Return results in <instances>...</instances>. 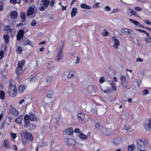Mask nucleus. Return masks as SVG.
Masks as SVG:
<instances>
[{"instance_id":"obj_32","label":"nucleus","mask_w":151,"mask_h":151,"mask_svg":"<svg viewBox=\"0 0 151 151\" xmlns=\"http://www.w3.org/2000/svg\"><path fill=\"white\" fill-rule=\"evenodd\" d=\"M30 119L31 121H35L37 120V118L34 114H32L29 116Z\"/></svg>"},{"instance_id":"obj_64","label":"nucleus","mask_w":151,"mask_h":151,"mask_svg":"<svg viewBox=\"0 0 151 151\" xmlns=\"http://www.w3.org/2000/svg\"><path fill=\"white\" fill-rule=\"evenodd\" d=\"M75 132L76 133H79L80 132V130L79 128H76L75 129Z\"/></svg>"},{"instance_id":"obj_33","label":"nucleus","mask_w":151,"mask_h":151,"mask_svg":"<svg viewBox=\"0 0 151 151\" xmlns=\"http://www.w3.org/2000/svg\"><path fill=\"white\" fill-rule=\"evenodd\" d=\"M79 137L83 139H86L88 138L87 135L84 134L82 133H80L79 135Z\"/></svg>"},{"instance_id":"obj_23","label":"nucleus","mask_w":151,"mask_h":151,"mask_svg":"<svg viewBox=\"0 0 151 151\" xmlns=\"http://www.w3.org/2000/svg\"><path fill=\"white\" fill-rule=\"evenodd\" d=\"M24 45H29L32 47H33L34 43L33 42H31L29 40L27 39L26 40L25 42L24 43Z\"/></svg>"},{"instance_id":"obj_31","label":"nucleus","mask_w":151,"mask_h":151,"mask_svg":"<svg viewBox=\"0 0 151 151\" xmlns=\"http://www.w3.org/2000/svg\"><path fill=\"white\" fill-rule=\"evenodd\" d=\"M53 79V78L51 76H47L46 78V82L48 83H50Z\"/></svg>"},{"instance_id":"obj_13","label":"nucleus","mask_w":151,"mask_h":151,"mask_svg":"<svg viewBox=\"0 0 151 151\" xmlns=\"http://www.w3.org/2000/svg\"><path fill=\"white\" fill-rule=\"evenodd\" d=\"M29 119H30L29 116L28 115L25 116L24 117V127H27L29 124Z\"/></svg>"},{"instance_id":"obj_22","label":"nucleus","mask_w":151,"mask_h":151,"mask_svg":"<svg viewBox=\"0 0 151 151\" xmlns=\"http://www.w3.org/2000/svg\"><path fill=\"white\" fill-rule=\"evenodd\" d=\"M26 88L25 86L23 85H22L20 86L18 88V92L20 93H22L25 90Z\"/></svg>"},{"instance_id":"obj_27","label":"nucleus","mask_w":151,"mask_h":151,"mask_svg":"<svg viewBox=\"0 0 151 151\" xmlns=\"http://www.w3.org/2000/svg\"><path fill=\"white\" fill-rule=\"evenodd\" d=\"M75 73V71L74 70H71L70 71L67 77L68 78H72L73 76Z\"/></svg>"},{"instance_id":"obj_40","label":"nucleus","mask_w":151,"mask_h":151,"mask_svg":"<svg viewBox=\"0 0 151 151\" xmlns=\"http://www.w3.org/2000/svg\"><path fill=\"white\" fill-rule=\"evenodd\" d=\"M49 0H44L43 1V4L45 7H47L49 4Z\"/></svg>"},{"instance_id":"obj_46","label":"nucleus","mask_w":151,"mask_h":151,"mask_svg":"<svg viewBox=\"0 0 151 151\" xmlns=\"http://www.w3.org/2000/svg\"><path fill=\"white\" fill-rule=\"evenodd\" d=\"M22 50V49L21 47H18L16 49V51L18 53H21Z\"/></svg>"},{"instance_id":"obj_39","label":"nucleus","mask_w":151,"mask_h":151,"mask_svg":"<svg viewBox=\"0 0 151 151\" xmlns=\"http://www.w3.org/2000/svg\"><path fill=\"white\" fill-rule=\"evenodd\" d=\"M25 61L24 60H22L19 62L18 67H21L22 68L24 65Z\"/></svg>"},{"instance_id":"obj_50","label":"nucleus","mask_w":151,"mask_h":151,"mask_svg":"<svg viewBox=\"0 0 151 151\" xmlns=\"http://www.w3.org/2000/svg\"><path fill=\"white\" fill-rule=\"evenodd\" d=\"M104 32L102 33V35L104 36H108L109 35V32H108L106 29H104Z\"/></svg>"},{"instance_id":"obj_17","label":"nucleus","mask_w":151,"mask_h":151,"mask_svg":"<svg viewBox=\"0 0 151 151\" xmlns=\"http://www.w3.org/2000/svg\"><path fill=\"white\" fill-rule=\"evenodd\" d=\"M144 127L146 130H149L151 129V119L148 120V124H144Z\"/></svg>"},{"instance_id":"obj_44","label":"nucleus","mask_w":151,"mask_h":151,"mask_svg":"<svg viewBox=\"0 0 151 151\" xmlns=\"http://www.w3.org/2000/svg\"><path fill=\"white\" fill-rule=\"evenodd\" d=\"M149 92L147 90L145 89L142 91V94L143 96H145L149 94Z\"/></svg>"},{"instance_id":"obj_34","label":"nucleus","mask_w":151,"mask_h":151,"mask_svg":"<svg viewBox=\"0 0 151 151\" xmlns=\"http://www.w3.org/2000/svg\"><path fill=\"white\" fill-rule=\"evenodd\" d=\"M129 20L130 22L132 23L136 26H138L139 25L138 22L136 20L130 19H129Z\"/></svg>"},{"instance_id":"obj_26","label":"nucleus","mask_w":151,"mask_h":151,"mask_svg":"<svg viewBox=\"0 0 151 151\" xmlns=\"http://www.w3.org/2000/svg\"><path fill=\"white\" fill-rule=\"evenodd\" d=\"M38 78L37 77L35 76L30 78L29 81L31 83H33L38 81Z\"/></svg>"},{"instance_id":"obj_7","label":"nucleus","mask_w":151,"mask_h":151,"mask_svg":"<svg viewBox=\"0 0 151 151\" xmlns=\"http://www.w3.org/2000/svg\"><path fill=\"white\" fill-rule=\"evenodd\" d=\"M122 142V139L121 137H116L114 139L113 141V144L117 145L120 144Z\"/></svg>"},{"instance_id":"obj_25","label":"nucleus","mask_w":151,"mask_h":151,"mask_svg":"<svg viewBox=\"0 0 151 151\" xmlns=\"http://www.w3.org/2000/svg\"><path fill=\"white\" fill-rule=\"evenodd\" d=\"M54 95V92L52 91H49L47 94V96L49 98H52Z\"/></svg>"},{"instance_id":"obj_59","label":"nucleus","mask_w":151,"mask_h":151,"mask_svg":"<svg viewBox=\"0 0 151 151\" xmlns=\"http://www.w3.org/2000/svg\"><path fill=\"white\" fill-rule=\"evenodd\" d=\"M105 78L104 77H101L99 79V82L101 83H102L104 81Z\"/></svg>"},{"instance_id":"obj_63","label":"nucleus","mask_w":151,"mask_h":151,"mask_svg":"<svg viewBox=\"0 0 151 151\" xmlns=\"http://www.w3.org/2000/svg\"><path fill=\"white\" fill-rule=\"evenodd\" d=\"M45 8L43 6H41L39 8V9L41 11H44L45 10Z\"/></svg>"},{"instance_id":"obj_20","label":"nucleus","mask_w":151,"mask_h":151,"mask_svg":"<svg viewBox=\"0 0 151 151\" xmlns=\"http://www.w3.org/2000/svg\"><path fill=\"white\" fill-rule=\"evenodd\" d=\"M78 116L80 120L83 121L85 119V114L83 113H79Z\"/></svg>"},{"instance_id":"obj_36","label":"nucleus","mask_w":151,"mask_h":151,"mask_svg":"<svg viewBox=\"0 0 151 151\" xmlns=\"http://www.w3.org/2000/svg\"><path fill=\"white\" fill-rule=\"evenodd\" d=\"M109 83L111 85V88L113 90V91H116V87L113 81H111L109 82Z\"/></svg>"},{"instance_id":"obj_11","label":"nucleus","mask_w":151,"mask_h":151,"mask_svg":"<svg viewBox=\"0 0 151 151\" xmlns=\"http://www.w3.org/2000/svg\"><path fill=\"white\" fill-rule=\"evenodd\" d=\"M10 113L11 115L14 116H17L19 115V112L17 111L15 109L12 108L11 109Z\"/></svg>"},{"instance_id":"obj_18","label":"nucleus","mask_w":151,"mask_h":151,"mask_svg":"<svg viewBox=\"0 0 151 151\" xmlns=\"http://www.w3.org/2000/svg\"><path fill=\"white\" fill-rule=\"evenodd\" d=\"M9 141L6 139L4 141V147L6 148L9 149L10 147Z\"/></svg>"},{"instance_id":"obj_9","label":"nucleus","mask_w":151,"mask_h":151,"mask_svg":"<svg viewBox=\"0 0 151 151\" xmlns=\"http://www.w3.org/2000/svg\"><path fill=\"white\" fill-rule=\"evenodd\" d=\"M66 141L67 144L69 145H74L76 144V140L72 138H68Z\"/></svg>"},{"instance_id":"obj_19","label":"nucleus","mask_w":151,"mask_h":151,"mask_svg":"<svg viewBox=\"0 0 151 151\" xmlns=\"http://www.w3.org/2000/svg\"><path fill=\"white\" fill-rule=\"evenodd\" d=\"M77 13V9L76 7L73 8L71 12V17H74Z\"/></svg>"},{"instance_id":"obj_48","label":"nucleus","mask_w":151,"mask_h":151,"mask_svg":"<svg viewBox=\"0 0 151 151\" xmlns=\"http://www.w3.org/2000/svg\"><path fill=\"white\" fill-rule=\"evenodd\" d=\"M4 55V52L3 50L0 51V60L3 58Z\"/></svg>"},{"instance_id":"obj_1","label":"nucleus","mask_w":151,"mask_h":151,"mask_svg":"<svg viewBox=\"0 0 151 151\" xmlns=\"http://www.w3.org/2000/svg\"><path fill=\"white\" fill-rule=\"evenodd\" d=\"M20 134L22 137V143L24 145L28 143L27 140L32 141L33 140V137L32 134L27 131H22Z\"/></svg>"},{"instance_id":"obj_4","label":"nucleus","mask_w":151,"mask_h":151,"mask_svg":"<svg viewBox=\"0 0 151 151\" xmlns=\"http://www.w3.org/2000/svg\"><path fill=\"white\" fill-rule=\"evenodd\" d=\"M97 91V87L95 86H90L88 88L87 91L88 94H91Z\"/></svg>"},{"instance_id":"obj_55","label":"nucleus","mask_w":151,"mask_h":151,"mask_svg":"<svg viewBox=\"0 0 151 151\" xmlns=\"http://www.w3.org/2000/svg\"><path fill=\"white\" fill-rule=\"evenodd\" d=\"M27 101V99L26 98L22 99L20 100L19 102V104H22L24 103V102L26 101Z\"/></svg>"},{"instance_id":"obj_6","label":"nucleus","mask_w":151,"mask_h":151,"mask_svg":"<svg viewBox=\"0 0 151 151\" xmlns=\"http://www.w3.org/2000/svg\"><path fill=\"white\" fill-rule=\"evenodd\" d=\"M121 32L123 34L126 35L134 34V32L132 30L126 28L122 29Z\"/></svg>"},{"instance_id":"obj_3","label":"nucleus","mask_w":151,"mask_h":151,"mask_svg":"<svg viewBox=\"0 0 151 151\" xmlns=\"http://www.w3.org/2000/svg\"><path fill=\"white\" fill-rule=\"evenodd\" d=\"M63 48V45H62L58 47L57 49V51L58 53L55 58L56 61H58L62 58V50Z\"/></svg>"},{"instance_id":"obj_29","label":"nucleus","mask_w":151,"mask_h":151,"mask_svg":"<svg viewBox=\"0 0 151 151\" xmlns=\"http://www.w3.org/2000/svg\"><path fill=\"white\" fill-rule=\"evenodd\" d=\"M5 92L2 91H0V99L2 100H4L5 99Z\"/></svg>"},{"instance_id":"obj_24","label":"nucleus","mask_w":151,"mask_h":151,"mask_svg":"<svg viewBox=\"0 0 151 151\" xmlns=\"http://www.w3.org/2000/svg\"><path fill=\"white\" fill-rule=\"evenodd\" d=\"M135 147L134 144L129 145L127 147L128 151H134L135 149Z\"/></svg>"},{"instance_id":"obj_12","label":"nucleus","mask_w":151,"mask_h":151,"mask_svg":"<svg viewBox=\"0 0 151 151\" xmlns=\"http://www.w3.org/2000/svg\"><path fill=\"white\" fill-rule=\"evenodd\" d=\"M24 35V30L23 29L20 30L17 35V40H19L22 38H23Z\"/></svg>"},{"instance_id":"obj_60","label":"nucleus","mask_w":151,"mask_h":151,"mask_svg":"<svg viewBox=\"0 0 151 151\" xmlns=\"http://www.w3.org/2000/svg\"><path fill=\"white\" fill-rule=\"evenodd\" d=\"M134 9L136 10L137 11H142V9L139 7H135Z\"/></svg>"},{"instance_id":"obj_8","label":"nucleus","mask_w":151,"mask_h":151,"mask_svg":"<svg viewBox=\"0 0 151 151\" xmlns=\"http://www.w3.org/2000/svg\"><path fill=\"white\" fill-rule=\"evenodd\" d=\"M74 132V130L73 128H68L66 129L63 132V134H67L68 135H71L73 134Z\"/></svg>"},{"instance_id":"obj_38","label":"nucleus","mask_w":151,"mask_h":151,"mask_svg":"<svg viewBox=\"0 0 151 151\" xmlns=\"http://www.w3.org/2000/svg\"><path fill=\"white\" fill-rule=\"evenodd\" d=\"M22 72V68L21 67H17L16 70V73L18 75L20 74Z\"/></svg>"},{"instance_id":"obj_61","label":"nucleus","mask_w":151,"mask_h":151,"mask_svg":"<svg viewBox=\"0 0 151 151\" xmlns=\"http://www.w3.org/2000/svg\"><path fill=\"white\" fill-rule=\"evenodd\" d=\"M144 22L146 24L148 25H151V22H149L148 20H145L144 21Z\"/></svg>"},{"instance_id":"obj_28","label":"nucleus","mask_w":151,"mask_h":151,"mask_svg":"<svg viewBox=\"0 0 151 151\" xmlns=\"http://www.w3.org/2000/svg\"><path fill=\"white\" fill-rule=\"evenodd\" d=\"M95 128L96 129H97L98 130H100L101 131L102 128H103L102 126H101L100 124L98 123H95Z\"/></svg>"},{"instance_id":"obj_52","label":"nucleus","mask_w":151,"mask_h":151,"mask_svg":"<svg viewBox=\"0 0 151 151\" xmlns=\"http://www.w3.org/2000/svg\"><path fill=\"white\" fill-rule=\"evenodd\" d=\"M36 24L37 22L36 21L34 20H33L31 23V25L32 27L34 26Z\"/></svg>"},{"instance_id":"obj_14","label":"nucleus","mask_w":151,"mask_h":151,"mask_svg":"<svg viewBox=\"0 0 151 151\" xmlns=\"http://www.w3.org/2000/svg\"><path fill=\"white\" fill-rule=\"evenodd\" d=\"M17 90L16 87H9V93H10L14 94L17 93Z\"/></svg>"},{"instance_id":"obj_57","label":"nucleus","mask_w":151,"mask_h":151,"mask_svg":"<svg viewBox=\"0 0 151 151\" xmlns=\"http://www.w3.org/2000/svg\"><path fill=\"white\" fill-rule=\"evenodd\" d=\"M105 10L107 12L110 11L111 10V9L110 7L108 6H106L105 7Z\"/></svg>"},{"instance_id":"obj_45","label":"nucleus","mask_w":151,"mask_h":151,"mask_svg":"<svg viewBox=\"0 0 151 151\" xmlns=\"http://www.w3.org/2000/svg\"><path fill=\"white\" fill-rule=\"evenodd\" d=\"M61 116V115L60 114H58L56 115L55 118L57 122H58L60 121Z\"/></svg>"},{"instance_id":"obj_5","label":"nucleus","mask_w":151,"mask_h":151,"mask_svg":"<svg viewBox=\"0 0 151 151\" xmlns=\"http://www.w3.org/2000/svg\"><path fill=\"white\" fill-rule=\"evenodd\" d=\"M112 41L114 42L113 47L116 49H117L120 43L119 40L115 37H112L111 38Z\"/></svg>"},{"instance_id":"obj_62","label":"nucleus","mask_w":151,"mask_h":151,"mask_svg":"<svg viewBox=\"0 0 151 151\" xmlns=\"http://www.w3.org/2000/svg\"><path fill=\"white\" fill-rule=\"evenodd\" d=\"M55 4L54 0H52L50 3V6H53Z\"/></svg>"},{"instance_id":"obj_21","label":"nucleus","mask_w":151,"mask_h":151,"mask_svg":"<svg viewBox=\"0 0 151 151\" xmlns=\"http://www.w3.org/2000/svg\"><path fill=\"white\" fill-rule=\"evenodd\" d=\"M80 6L81 8L84 9H90L92 8L91 6L88 5L86 4H81Z\"/></svg>"},{"instance_id":"obj_58","label":"nucleus","mask_w":151,"mask_h":151,"mask_svg":"<svg viewBox=\"0 0 151 151\" xmlns=\"http://www.w3.org/2000/svg\"><path fill=\"white\" fill-rule=\"evenodd\" d=\"M130 128V126L126 124V125L124 127V129H125L126 130H128Z\"/></svg>"},{"instance_id":"obj_30","label":"nucleus","mask_w":151,"mask_h":151,"mask_svg":"<svg viewBox=\"0 0 151 151\" xmlns=\"http://www.w3.org/2000/svg\"><path fill=\"white\" fill-rule=\"evenodd\" d=\"M22 117L21 116H19L16 119L15 121L18 124H20L22 123Z\"/></svg>"},{"instance_id":"obj_54","label":"nucleus","mask_w":151,"mask_h":151,"mask_svg":"<svg viewBox=\"0 0 151 151\" xmlns=\"http://www.w3.org/2000/svg\"><path fill=\"white\" fill-rule=\"evenodd\" d=\"M120 10H119V9L117 8V9H114L111 12V13L112 14L114 13H116L117 12H120Z\"/></svg>"},{"instance_id":"obj_37","label":"nucleus","mask_w":151,"mask_h":151,"mask_svg":"<svg viewBox=\"0 0 151 151\" xmlns=\"http://www.w3.org/2000/svg\"><path fill=\"white\" fill-rule=\"evenodd\" d=\"M17 13L15 11H13L11 13V17L14 19H16L17 17Z\"/></svg>"},{"instance_id":"obj_16","label":"nucleus","mask_w":151,"mask_h":151,"mask_svg":"<svg viewBox=\"0 0 151 151\" xmlns=\"http://www.w3.org/2000/svg\"><path fill=\"white\" fill-rule=\"evenodd\" d=\"M34 12V10L32 7H30L27 12V15L28 16L32 15Z\"/></svg>"},{"instance_id":"obj_10","label":"nucleus","mask_w":151,"mask_h":151,"mask_svg":"<svg viewBox=\"0 0 151 151\" xmlns=\"http://www.w3.org/2000/svg\"><path fill=\"white\" fill-rule=\"evenodd\" d=\"M120 79L122 86L124 88H127V82L125 77L122 76L121 77Z\"/></svg>"},{"instance_id":"obj_15","label":"nucleus","mask_w":151,"mask_h":151,"mask_svg":"<svg viewBox=\"0 0 151 151\" xmlns=\"http://www.w3.org/2000/svg\"><path fill=\"white\" fill-rule=\"evenodd\" d=\"M101 131L106 135H108L111 134L110 130L109 129H106L104 127H103Z\"/></svg>"},{"instance_id":"obj_2","label":"nucleus","mask_w":151,"mask_h":151,"mask_svg":"<svg viewBox=\"0 0 151 151\" xmlns=\"http://www.w3.org/2000/svg\"><path fill=\"white\" fill-rule=\"evenodd\" d=\"M137 147L139 149H143L146 148L149 143L148 140L145 138L137 139Z\"/></svg>"},{"instance_id":"obj_49","label":"nucleus","mask_w":151,"mask_h":151,"mask_svg":"<svg viewBox=\"0 0 151 151\" xmlns=\"http://www.w3.org/2000/svg\"><path fill=\"white\" fill-rule=\"evenodd\" d=\"M21 17L22 18V20L24 21L25 19V15L24 13L22 12L21 14Z\"/></svg>"},{"instance_id":"obj_47","label":"nucleus","mask_w":151,"mask_h":151,"mask_svg":"<svg viewBox=\"0 0 151 151\" xmlns=\"http://www.w3.org/2000/svg\"><path fill=\"white\" fill-rule=\"evenodd\" d=\"M10 135L11 137L13 139L12 140V141L14 140L16 137V134L13 132H11L10 133Z\"/></svg>"},{"instance_id":"obj_42","label":"nucleus","mask_w":151,"mask_h":151,"mask_svg":"<svg viewBox=\"0 0 151 151\" xmlns=\"http://www.w3.org/2000/svg\"><path fill=\"white\" fill-rule=\"evenodd\" d=\"M9 87H16V82L14 80H12L10 82Z\"/></svg>"},{"instance_id":"obj_41","label":"nucleus","mask_w":151,"mask_h":151,"mask_svg":"<svg viewBox=\"0 0 151 151\" xmlns=\"http://www.w3.org/2000/svg\"><path fill=\"white\" fill-rule=\"evenodd\" d=\"M4 38L6 43H8L9 41V36L8 35H5L4 36Z\"/></svg>"},{"instance_id":"obj_51","label":"nucleus","mask_w":151,"mask_h":151,"mask_svg":"<svg viewBox=\"0 0 151 151\" xmlns=\"http://www.w3.org/2000/svg\"><path fill=\"white\" fill-rule=\"evenodd\" d=\"M144 40L147 42L149 43L151 42V36L149 37L144 39Z\"/></svg>"},{"instance_id":"obj_53","label":"nucleus","mask_w":151,"mask_h":151,"mask_svg":"<svg viewBox=\"0 0 151 151\" xmlns=\"http://www.w3.org/2000/svg\"><path fill=\"white\" fill-rule=\"evenodd\" d=\"M80 58L78 56H77L75 63L76 64H78L80 63Z\"/></svg>"},{"instance_id":"obj_56","label":"nucleus","mask_w":151,"mask_h":151,"mask_svg":"<svg viewBox=\"0 0 151 151\" xmlns=\"http://www.w3.org/2000/svg\"><path fill=\"white\" fill-rule=\"evenodd\" d=\"M100 3H97L95 4L93 6V7L95 8H99V4H100Z\"/></svg>"},{"instance_id":"obj_43","label":"nucleus","mask_w":151,"mask_h":151,"mask_svg":"<svg viewBox=\"0 0 151 151\" xmlns=\"http://www.w3.org/2000/svg\"><path fill=\"white\" fill-rule=\"evenodd\" d=\"M4 27V31H8V32H11V29L10 27L9 26H5Z\"/></svg>"},{"instance_id":"obj_35","label":"nucleus","mask_w":151,"mask_h":151,"mask_svg":"<svg viewBox=\"0 0 151 151\" xmlns=\"http://www.w3.org/2000/svg\"><path fill=\"white\" fill-rule=\"evenodd\" d=\"M109 83L111 85V88L113 90V91H116V87L113 81H111L109 82Z\"/></svg>"}]
</instances>
